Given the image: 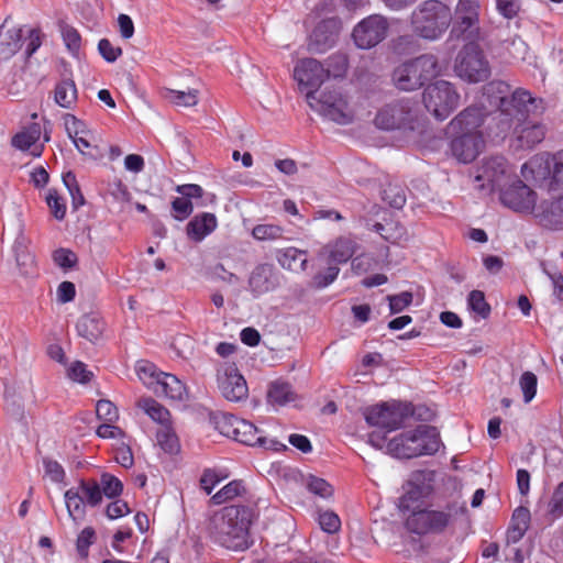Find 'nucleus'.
Listing matches in <instances>:
<instances>
[{"instance_id":"1","label":"nucleus","mask_w":563,"mask_h":563,"mask_svg":"<svg viewBox=\"0 0 563 563\" xmlns=\"http://www.w3.org/2000/svg\"><path fill=\"white\" fill-rule=\"evenodd\" d=\"M253 517V510L247 506L231 505L222 508L210 520L212 541L231 551L247 550L252 544L249 529Z\"/></svg>"},{"instance_id":"2","label":"nucleus","mask_w":563,"mask_h":563,"mask_svg":"<svg viewBox=\"0 0 563 563\" xmlns=\"http://www.w3.org/2000/svg\"><path fill=\"white\" fill-rule=\"evenodd\" d=\"M509 90L510 86L503 80L489 81L483 88V96L499 109L500 123L505 125L503 132L510 130L514 123L529 119L538 110L539 103H542L529 90L517 88L508 96Z\"/></svg>"},{"instance_id":"3","label":"nucleus","mask_w":563,"mask_h":563,"mask_svg":"<svg viewBox=\"0 0 563 563\" xmlns=\"http://www.w3.org/2000/svg\"><path fill=\"white\" fill-rule=\"evenodd\" d=\"M440 434L435 427L419 424L405 431L386 443L387 452L398 459H413L432 455L440 449Z\"/></svg>"},{"instance_id":"4","label":"nucleus","mask_w":563,"mask_h":563,"mask_svg":"<svg viewBox=\"0 0 563 563\" xmlns=\"http://www.w3.org/2000/svg\"><path fill=\"white\" fill-rule=\"evenodd\" d=\"M452 22L450 8L438 0L420 3L410 16L412 32L428 41L439 40Z\"/></svg>"},{"instance_id":"5","label":"nucleus","mask_w":563,"mask_h":563,"mask_svg":"<svg viewBox=\"0 0 563 563\" xmlns=\"http://www.w3.org/2000/svg\"><path fill=\"white\" fill-rule=\"evenodd\" d=\"M459 510L463 511L464 507H459L456 503L430 504L421 511L409 514L405 526L419 536L441 534L453 526Z\"/></svg>"},{"instance_id":"6","label":"nucleus","mask_w":563,"mask_h":563,"mask_svg":"<svg viewBox=\"0 0 563 563\" xmlns=\"http://www.w3.org/2000/svg\"><path fill=\"white\" fill-rule=\"evenodd\" d=\"M521 174L540 188L563 190V150L554 154L534 155L521 166Z\"/></svg>"},{"instance_id":"7","label":"nucleus","mask_w":563,"mask_h":563,"mask_svg":"<svg viewBox=\"0 0 563 563\" xmlns=\"http://www.w3.org/2000/svg\"><path fill=\"white\" fill-rule=\"evenodd\" d=\"M440 71L438 58L432 54H423L397 66L393 80L400 90L413 91L437 77Z\"/></svg>"},{"instance_id":"8","label":"nucleus","mask_w":563,"mask_h":563,"mask_svg":"<svg viewBox=\"0 0 563 563\" xmlns=\"http://www.w3.org/2000/svg\"><path fill=\"white\" fill-rule=\"evenodd\" d=\"M306 100L313 111L338 124L346 125L354 119L346 96L338 89H325L320 93L316 90L306 91Z\"/></svg>"},{"instance_id":"9","label":"nucleus","mask_w":563,"mask_h":563,"mask_svg":"<svg viewBox=\"0 0 563 563\" xmlns=\"http://www.w3.org/2000/svg\"><path fill=\"white\" fill-rule=\"evenodd\" d=\"M423 407L413 408L410 404L386 401L365 409L364 417L369 426L391 432L404 426L409 416L422 418Z\"/></svg>"},{"instance_id":"10","label":"nucleus","mask_w":563,"mask_h":563,"mask_svg":"<svg viewBox=\"0 0 563 563\" xmlns=\"http://www.w3.org/2000/svg\"><path fill=\"white\" fill-rule=\"evenodd\" d=\"M454 71L462 80L477 84L485 81L492 74L490 65L476 41H470L457 53Z\"/></svg>"},{"instance_id":"11","label":"nucleus","mask_w":563,"mask_h":563,"mask_svg":"<svg viewBox=\"0 0 563 563\" xmlns=\"http://www.w3.org/2000/svg\"><path fill=\"white\" fill-rule=\"evenodd\" d=\"M514 176H516L515 168L504 156H490L483 159L476 168L473 183L477 190L490 194L506 187Z\"/></svg>"},{"instance_id":"12","label":"nucleus","mask_w":563,"mask_h":563,"mask_svg":"<svg viewBox=\"0 0 563 563\" xmlns=\"http://www.w3.org/2000/svg\"><path fill=\"white\" fill-rule=\"evenodd\" d=\"M216 424L221 434L245 445H260L265 448L280 445L284 449L286 448L277 441H268L252 422L234 415H222L217 419ZM274 449L277 450V448Z\"/></svg>"},{"instance_id":"13","label":"nucleus","mask_w":563,"mask_h":563,"mask_svg":"<svg viewBox=\"0 0 563 563\" xmlns=\"http://www.w3.org/2000/svg\"><path fill=\"white\" fill-rule=\"evenodd\" d=\"M423 103L435 119L443 121L457 108L460 95L450 81L437 80L424 89Z\"/></svg>"},{"instance_id":"14","label":"nucleus","mask_w":563,"mask_h":563,"mask_svg":"<svg viewBox=\"0 0 563 563\" xmlns=\"http://www.w3.org/2000/svg\"><path fill=\"white\" fill-rule=\"evenodd\" d=\"M416 119L415 103L410 99L396 100L382 107L374 119V124L386 131L413 129Z\"/></svg>"},{"instance_id":"15","label":"nucleus","mask_w":563,"mask_h":563,"mask_svg":"<svg viewBox=\"0 0 563 563\" xmlns=\"http://www.w3.org/2000/svg\"><path fill=\"white\" fill-rule=\"evenodd\" d=\"M479 0H459L454 11L451 35L467 41L479 40Z\"/></svg>"},{"instance_id":"16","label":"nucleus","mask_w":563,"mask_h":563,"mask_svg":"<svg viewBox=\"0 0 563 563\" xmlns=\"http://www.w3.org/2000/svg\"><path fill=\"white\" fill-rule=\"evenodd\" d=\"M501 203L521 214H530L534 218L538 207V196L528 185L520 179H515L500 190Z\"/></svg>"},{"instance_id":"17","label":"nucleus","mask_w":563,"mask_h":563,"mask_svg":"<svg viewBox=\"0 0 563 563\" xmlns=\"http://www.w3.org/2000/svg\"><path fill=\"white\" fill-rule=\"evenodd\" d=\"M388 30L389 23L384 15L372 14L354 26L352 37L357 47L368 49L383 42Z\"/></svg>"},{"instance_id":"18","label":"nucleus","mask_w":563,"mask_h":563,"mask_svg":"<svg viewBox=\"0 0 563 563\" xmlns=\"http://www.w3.org/2000/svg\"><path fill=\"white\" fill-rule=\"evenodd\" d=\"M218 388L229 401H241L249 395L246 380L233 363H223L217 369Z\"/></svg>"},{"instance_id":"19","label":"nucleus","mask_w":563,"mask_h":563,"mask_svg":"<svg viewBox=\"0 0 563 563\" xmlns=\"http://www.w3.org/2000/svg\"><path fill=\"white\" fill-rule=\"evenodd\" d=\"M294 78L298 82L301 91L307 89L316 90L328 78L324 66L314 58H305L298 62L294 69Z\"/></svg>"},{"instance_id":"20","label":"nucleus","mask_w":563,"mask_h":563,"mask_svg":"<svg viewBox=\"0 0 563 563\" xmlns=\"http://www.w3.org/2000/svg\"><path fill=\"white\" fill-rule=\"evenodd\" d=\"M537 225L549 231L563 230V196L539 201L533 218Z\"/></svg>"},{"instance_id":"21","label":"nucleus","mask_w":563,"mask_h":563,"mask_svg":"<svg viewBox=\"0 0 563 563\" xmlns=\"http://www.w3.org/2000/svg\"><path fill=\"white\" fill-rule=\"evenodd\" d=\"M514 146L519 150H531L541 143L547 134L544 124L532 119L514 123Z\"/></svg>"},{"instance_id":"22","label":"nucleus","mask_w":563,"mask_h":563,"mask_svg":"<svg viewBox=\"0 0 563 563\" xmlns=\"http://www.w3.org/2000/svg\"><path fill=\"white\" fill-rule=\"evenodd\" d=\"M488 110L483 106L473 104L461 111L448 125L450 134L481 133Z\"/></svg>"},{"instance_id":"23","label":"nucleus","mask_w":563,"mask_h":563,"mask_svg":"<svg viewBox=\"0 0 563 563\" xmlns=\"http://www.w3.org/2000/svg\"><path fill=\"white\" fill-rule=\"evenodd\" d=\"M341 31V21L338 18L322 20L313 30L309 40V49L323 53L331 48Z\"/></svg>"},{"instance_id":"24","label":"nucleus","mask_w":563,"mask_h":563,"mask_svg":"<svg viewBox=\"0 0 563 563\" xmlns=\"http://www.w3.org/2000/svg\"><path fill=\"white\" fill-rule=\"evenodd\" d=\"M451 151L462 163H471L484 147L482 133L451 134Z\"/></svg>"},{"instance_id":"25","label":"nucleus","mask_w":563,"mask_h":563,"mask_svg":"<svg viewBox=\"0 0 563 563\" xmlns=\"http://www.w3.org/2000/svg\"><path fill=\"white\" fill-rule=\"evenodd\" d=\"M431 494L432 487L430 485H418L410 482L404 495L399 498V508L401 511L409 514L421 511L430 505L428 498Z\"/></svg>"},{"instance_id":"26","label":"nucleus","mask_w":563,"mask_h":563,"mask_svg":"<svg viewBox=\"0 0 563 563\" xmlns=\"http://www.w3.org/2000/svg\"><path fill=\"white\" fill-rule=\"evenodd\" d=\"M356 243L346 236H340L336 240L325 244L319 252V256H327L329 264H344L354 255Z\"/></svg>"},{"instance_id":"27","label":"nucleus","mask_w":563,"mask_h":563,"mask_svg":"<svg viewBox=\"0 0 563 563\" xmlns=\"http://www.w3.org/2000/svg\"><path fill=\"white\" fill-rule=\"evenodd\" d=\"M277 284V273L271 264H261L256 266L249 279L250 289L256 296L273 290Z\"/></svg>"},{"instance_id":"28","label":"nucleus","mask_w":563,"mask_h":563,"mask_svg":"<svg viewBox=\"0 0 563 563\" xmlns=\"http://www.w3.org/2000/svg\"><path fill=\"white\" fill-rule=\"evenodd\" d=\"M41 125L38 123H32L13 136L12 145L21 151L30 150L32 156L40 157L44 148L43 144L37 143L41 137Z\"/></svg>"},{"instance_id":"29","label":"nucleus","mask_w":563,"mask_h":563,"mask_svg":"<svg viewBox=\"0 0 563 563\" xmlns=\"http://www.w3.org/2000/svg\"><path fill=\"white\" fill-rule=\"evenodd\" d=\"M76 330L81 338L89 342H96L102 336L106 322L98 312L86 313L78 319Z\"/></svg>"},{"instance_id":"30","label":"nucleus","mask_w":563,"mask_h":563,"mask_svg":"<svg viewBox=\"0 0 563 563\" xmlns=\"http://www.w3.org/2000/svg\"><path fill=\"white\" fill-rule=\"evenodd\" d=\"M218 227L217 217L210 212H202L195 216L187 224V235L201 242L207 235L211 234Z\"/></svg>"},{"instance_id":"31","label":"nucleus","mask_w":563,"mask_h":563,"mask_svg":"<svg viewBox=\"0 0 563 563\" xmlns=\"http://www.w3.org/2000/svg\"><path fill=\"white\" fill-rule=\"evenodd\" d=\"M307 251L288 246L276 251V261L288 271L300 273L308 267Z\"/></svg>"},{"instance_id":"32","label":"nucleus","mask_w":563,"mask_h":563,"mask_svg":"<svg viewBox=\"0 0 563 563\" xmlns=\"http://www.w3.org/2000/svg\"><path fill=\"white\" fill-rule=\"evenodd\" d=\"M9 18L0 25V54L3 58L12 57L21 48L22 29L8 26Z\"/></svg>"},{"instance_id":"33","label":"nucleus","mask_w":563,"mask_h":563,"mask_svg":"<svg viewBox=\"0 0 563 563\" xmlns=\"http://www.w3.org/2000/svg\"><path fill=\"white\" fill-rule=\"evenodd\" d=\"M12 249L20 274L26 277L33 276L35 274V261L29 252V241L22 233L16 236Z\"/></svg>"},{"instance_id":"34","label":"nucleus","mask_w":563,"mask_h":563,"mask_svg":"<svg viewBox=\"0 0 563 563\" xmlns=\"http://www.w3.org/2000/svg\"><path fill=\"white\" fill-rule=\"evenodd\" d=\"M156 385V393H162L173 400L181 401L187 396L185 384L173 374L159 372Z\"/></svg>"},{"instance_id":"35","label":"nucleus","mask_w":563,"mask_h":563,"mask_svg":"<svg viewBox=\"0 0 563 563\" xmlns=\"http://www.w3.org/2000/svg\"><path fill=\"white\" fill-rule=\"evenodd\" d=\"M78 97L76 84L73 79H63L56 84L54 89L55 102L64 108H74Z\"/></svg>"},{"instance_id":"36","label":"nucleus","mask_w":563,"mask_h":563,"mask_svg":"<svg viewBox=\"0 0 563 563\" xmlns=\"http://www.w3.org/2000/svg\"><path fill=\"white\" fill-rule=\"evenodd\" d=\"M137 407L142 409L153 421L166 427L170 423L169 411L157 400L146 397L137 401Z\"/></svg>"},{"instance_id":"37","label":"nucleus","mask_w":563,"mask_h":563,"mask_svg":"<svg viewBox=\"0 0 563 563\" xmlns=\"http://www.w3.org/2000/svg\"><path fill=\"white\" fill-rule=\"evenodd\" d=\"M267 400L272 405L284 406L295 400V394L288 383L276 380L268 387Z\"/></svg>"},{"instance_id":"38","label":"nucleus","mask_w":563,"mask_h":563,"mask_svg":"<svg viewBox=\"0 0 563 563\" xmlns=\"http://www.w3.org/2000/svg\"><path fill=\"white\" fill-rule=\"evenodd\" d=\"M64 499L69 517L74 521L82 520L86 516V504L79 490L76 488L67 489Z\"/></svg>"},{"instance_id":"39","label":"nucleus","mask_w":563,"mask_h":563,"mask_svg":"<svg viewBox=\"0 0 563 563\" xmlns=\"http://www.w3.org/2000/svg\"><path fill=\"white\" fill-rule=\"evenodd\" d=\"M77 489L86 498L87 505L90 507H96L102 501V492L99 483L96 481L81 479Z\"/></svg>"},{"instance_id":"40","label":"nucleus","mask_w":563,"mask_h":563,"mask_svg":"<svg viewBox=\"0 0 563 563\" xmlns=\"http://www.w3.org/2000/svg\"><path fill=\"white\" fill-rule=\"evenodd\" d=\"M284 228L278 224H257L252 230V236L257 241H276L284 235Z\"/></svg>"},{"instance_id":"41","label":"nucleus","mask_w":563,"mask_h":563,"mask_svg":"<svg viewBox=\"0 0 563 563\" xmlns=\"http://www.w3.org/2000/svg\"><path fill=\"white\" fill-rule=\"evenodd\" d=\"M244 492V485L241 481H232L217 492L211 500L214 505H221L234 497L241 495Z\"/></svg>"},{"instance_id":"42","label":"nucleus","mask_w":563,"mask_h":563,"mask_svg":"<svg viewBox=\"0 0 563 563\" xmlns=\"http://www.w3.org/2000/svg\"><path fill=\"white\" fill-rule=\"evenodd\" d=\"M325 71L328 73V78H340L343 77L347 69V58L344 54H332L325 60Z\"/></svg>"},{"instance_id":"43","label":"nucleus","mask_w":563,"mask_h":563,"mask_svg":"<svg viewBox=\"0 0 563 563\" xmlns=\"http://www.w3.org/2000/svg\"><path fill=\"white\" fill-rule=\"evenodd\" d=\"M99 485L102 495H104L107 498H115L120 496L123 490L122 482L109 473H103L101 475Z\"/></svg>"},{"instance_id":"44","label":"nucleus","mask_w":563,"mask_h":563,"mask_svg":"<svg viewBox=\"0 0 563 563\" xmlns=\"http://www.w3.org/2000/svg\"><path fill=\"white\" fill-rule=\"evenodd\" d=\"M547 515L551 521L563 517V482L554 488L548 503Z\"/></svg>"},{"instance_id":"45","label":"nucleus","mask_w":563,"mask_h":563,"mask_svg":"<svg viewBox=\"0 0 563 563\" xmlns=\"http://www.w3.org/2000/svg\"><path fill=\"white\" fill-rule=\"evenodd\" d=\"M165 97L176 106L192 107L198 102V91L196 89L188 91L169 89Z\"/></svg>"},{"instance_id":"46","label":"nucleus","mask_w":563,"mask_h":563,"mask_svg":"<svg viewBox=\"0 0 563 563\" xmlns=\"http://www.w3.org/2000/svg\"><path fill=\"white\" fill-rule=\"evenodd\" d=\"M44 477L48 478L52 483H63L66 477V472L62 464L51 457H43Z\"/></svg>"},{"instance_id":"47","label":"nucleus","mask_w":563,"mask_h":563,"mask_svg":"<svg viewBox=\"0 0 563 563\" xmlns=\"http://www.w3.org/2000/svg\"><path fill=\"white\" fill-rule=\"evenodd\" d=\"M504 48L508 52L509 58L525 60L528 53L527 43L519 36H514L504 42Z\"/></svg>"},{"instance_id":"48","label":"nucleus","mask_w":563,"mask_h":563,"mask_svg":"<svg viewBox=\"0 0 563 563\" xmlns=\"http://www.w3.org/2000/svg\"><path fill=\"white\" fill-rule=\"evenodd\" d=\"M157 441L161 448L167 453H175L178 451V439L170 428V423L157 432Z\"/></svg>"},{"instance_id":"49","label":"nucleus","mask_w":563,"mask_h":563,"mask_svg":"<svg viewBox=\"0 0 563 563\" xmlns=\"http://www.w3.org/2000/svg\"><path fill=\"white\" fill-rule=\"evenodd\" d=\"M519 386L523 395V401L529 404L537 394L538 378L532 372H525L520 379Z\"/></svg>"},{"instance_id":"50","label":"nucleus","mask_w":563,"mask_h":563,"mask_svg":"<svg viewBox=\"0 0 563 563\" xmlns=\"http://www.w3.org/2000/svg\"><path fill=\"white\" fill-rule=\"evenodd\" d=\"M317 520L322 531L329 534L336 533L341 528L339 516L330 510L319 511Z\"/></svg>"},{"instance_id":"51","label":"nucleus","mask_w":563,"mask_h":563,"mask_svg":"<svg viewBox=\"0 0 563 563\" xmlns=\"http://www.w3.org/2000/svg\"><path fill=\"white\" fill-rule=\"evenodd\" d=\"M306 487L310 493L322 498H328L332 495L331 485L323 478L313 475H309L306 478Z\"/></svg>"},{"instance_id":"52","label":"nucleus","mask_w":563,"mask_h":563,"mask_svg":"<svg viewBox=\"0 0 563 563\" xmlns=\"http://www.w3.org/2000/svg\"><path fill=\"white\" fill-rule=\"evenodd\" d=\"M468 307L482 316L486 318L490 312V307L485 300V295L481 290H472L467 298Z\"/></svg>"},{"instance_id":"53","label":"nucleus","mask_w":563,"mask_h":563,"mask_svg":"<svg viewBox=\"0 0 563 563\" xmlns=\"http://www.w3.org/2000/svg\"><path fill=\"white\" fill-rule=\"evenodd\" d=\"M96 413L100 420L106 422H114L119 418L117 407L110 400L101 399L96 405Z\"/></svg>"},{"instance_id":"54","label":"nucleus","mask_w":563,"mask_h":563,"mask_svg":"<svg viewBox=\"0 0 563 563\" xmlns=\"http://www.w3.org/2000/svg\"><path fill=\"white\" fill-rule=\"evenodd\" d=\"M67 376L74 382L86 384L90 382L92 373L87 369L85 363L76 361L67 368Z\"/></svg>"},{"instance_id":"55","label":"nucleus","mask_w":563,"mask_h":563,"mask_svg":"<svg viewBox=\"0 0 563 563\" xmlns=\"http://www.w3.org/2000/svg\"><path fill=\"white\" fill-rule=\"evenodd\" d=\"M95 538H96V532H95L93 528H91V527H86L78 534V538L76 541V548L81 558L88 556L89 548L93 543Z\"/></svg>"},{"instance_id":"56","label":"nucleus","mask_w":563,"mask_h":563,"mask_svg":"<svg viewBox=\"0 0 563 563\" xmlns=\"http://www.w3.org/2000/svg\"><path fill=\"white\" fill-rule=\"evenodd\" d=\"M46 203L57 220H63L65 218L66 205L64 200L57 195L55 189L48 190L46 195Z\"/></svg>"},{"instance_id":"57","label":"nucleus","mask_w":563,"mask_h":563,"mask_svg":"<svg viewBox=\"0 0 563 563\" xmlns=\"http://www.w3.org/2000/svg\"><path fill=\"white\" fill-rule=\"evenodd\" d=\"M383 199L393 208L400 209L406 203V196L401 188L388 186L383 191Z\"/></svg>"},{"instance_id":"58","label":"nucleus","mask_w":563,"mask_h":563,"mask_svg":"<svg viewBox=\"0 0 563 563\" xmlns=\"http://www.w3.org/2000/svg\"><path fill=\"white\" fill-rule=\"evenodd\" d=\"M62 35L67 48L73 54H77L80 49L81 43V38L78 31L73 26L64 25L62 27Z\"/></svg>"},{"instance_id":"59","label":"nucleus","mask_w":563,"mask_h":563,"mask_svg":"<svg viewBox=\"0 0 563 563\" xmlns=\"http://www.w3.org/2000/svg\"><path fill=\"white\" fill-rule=\"evenodd\" d=\"M172 209L175 219L181 221L191 214L194 207L190 200L184 197H177L172 202Z\"/></svg>"},{"instance_id":"60","label":"nucleus","mask_w":563,"mask_h":563,"mask_svg":"<svg viewBox=\"0 0 563 563\" xmlns=\"http://www.w3.org/2000/svg\"><path fill=\"white\" fill-rule=\"evenodd\" d=\"M53 260L55 264L64 269H68L75 266L77 263L76 254L67 249H59L54 252Z\"/></svg>"},{"instance_id":"61","label":"nucleus","mask_w":563,"mask_h":563,"mask_svg":"<svg viewBox=\"0 0 563 563\" xmlns=\"http://www.w3.org/2000/svg\"><path fill=\"white\" fill-rule=\"evenodd\" d=\"M340 273L336 265H330L324 273H318L313 276V285L317 288H325L332 284Z\"/></svg>"},{"instance_id":"62","label":"nucleus","mask_w":563,"mask_h":563,"mask_svg":"<svg viewBox=\"0 0 563 563\" xmlns=\"http://www.w3.org/2000/svg\"><path fill=\"white\" fill-rule=\"evenodd\" d=\"M98 49L100 55L109 63L115 62L122 54V49L119 46H113L107 38L99 41Z\"/></svg>"},{"instance_id":"63","label":"nucleus","mask_w":563,"mask_h":563,"mask_svg":"<svg viewBox=\"0 0 563 563\" xmlns=\"http://www.w3.org/2000/svg\"><path fill=\"white\" fill-rule=\"evenodd\" d=\"M136 374L145 384L157 383V372L154 364L148 362H140L136 365Z\"/></svg>"},{"instance_id":"64","label":"nucleus","mask_w":563,"mask_h":563,"mask_svg":"<svg viewBox=\"0 0 563 563\" xmlns=\"http://www.w3.org/2000/svg\"><path fill=\"white\" fill-rule=\"evenodd\" d=\"M130 511L125 501L117 499L107 506L106 515L110 520H114L130 514Z\"/></svg>"}]
</instances>
